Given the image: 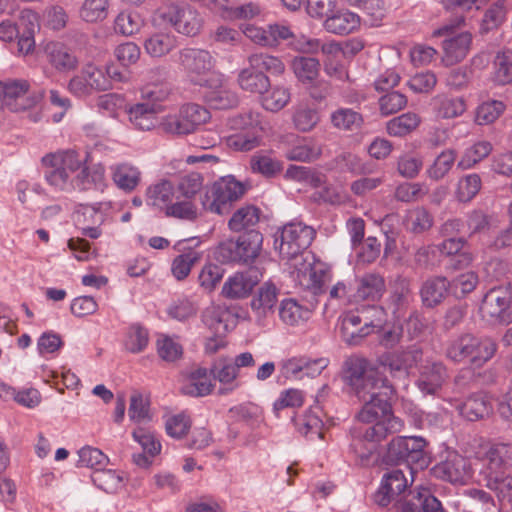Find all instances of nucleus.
<instances>
[{"instance_id": "obj_12", "label": "nucleus", "mask_w": 512, "mask_h": 512, "mask_svg": "<svg viewBox=\"0 0 512 512\" xmlns=\"http://www.w3.org/2000/svg\"><path fill=\"white\" fill-rule=\"evenodd\" d=\"M30 84L25 79L0 81V102L12 112H25L37 107L42 94L28 95Z\"/></svg>"}, {"instance_id": "obj_55", "label": "nucleus", "mask_w": 512, "mask_h": 512, "mask_svg": "<svg viewBox=\"0 0 512 512\" xmlns=\"http://www.w3.org/2000/svg\"><path fill=\"white\" fill-rule=\"evenodd\" d=\"M110 0H83L79 17L87 23L101 22L108 16Z\"/></svg>"}, {"instance_id": "obj_25", "label": "nucleus", "mask_w": 512, "mask_h": 512, "mask_svg": "<svg viewBox=\"0 0 512 512\" xmlns=\"http://www.w3.org/2000/svg\"><path fill=\"white\" fill-rule=\"evenodd\" d=\"M323 26L329 33L348 35L360 27V17L348 9H340L329 15L325 19Z\"/></svg>"}, {"instance_id": "obj_58", "label": "nucleus", "mask_w": 512, "mask_h": 512, "mask_svg": "<svg viewBox=\"0 0 512 512\" xmlns=\"http://www.w3.org/2000/svg\"><path fill=\"white\" fill-rule=\"evenodd\" d=\"M214 385L207 369L198 368L190 375L189 384L185 388V393L200 397L211 393Z\"/></svg>"}, {"instance_id": "obj_35", "label": "nucleus", "mask_w": 512, "mask_h": 512, "mask_svg": "<svg viewBox=\"0 0 512 512\" xmlns=\"http://www.w3.org/2000/svg\"><path fill=\"white\" fill-rule=\"evenodd\" d=\"M475 343V335L461 334L447 344L446 357L455 363L469 362Z\"/></svg>"}, {"instance_id": "obj_47", "label": "nucleus", "mask_w": 512, "mask_h": 512, "mask_svg": "<svg viewBox=\"0 0 512 512\" xmlns=\"http://www.w3.org/2000/svg\"><path fill=\"white\" fill-rule=\"evenodd\" d=\"M292 70L303 84H312L318 77L320 62L313 57L298 56L292 60Z\"/></svg>"}, {"instance_id": "obj_1", "label": "nucleus", "mask_w": 512, "mask_h": 512, "mask_svg": "<svg viewBox=\"0 0 512 512\" xmlns=\"http://www.w3.org/2000/svg\"><path fill=\"white\" fill-rule=\"evenodd\" d=\"M343 377L364 402L357 414L358 421L373 424L365 430L358 426L351 429L350 448L362 461H367L372 451L364 442H381L389 434L398 433L404 427L403 421L392 413L389 403L394 395V387L368 360L357 356L345 361Z\"/></svg>"}, {"instance_id": "obj_64", "label": "nucleus", "mask_w": 512, "mask_h": 512, "mask_svg": "<svg viewBox=\"0 0 512 512\" xmlns=\"http://www.w3.org/2000/svg\"><path fill=\"white\" fill-rule=\"evenodd\" d=\"M423 167V158L414 152H406L397 160L398 173L407 179H414L418 176Z\"/></svg>"}, {"instance_id": "obj_44", "label": "nucleus", "mask_w": 512, "mask_h": 512, "mask_svg": "<svg viewBox=\"0 0 512 512\" xmlns=\"http://www.w3.org/2000/svg\"><path fill=\"white\" fill-rule=\"evenodd\" d=\"M291 100L290 89L283 85H275L266 88L261 93L262 107L270 112H278L282 110Z\"/></svg>"}, {"instance_id": "obj_5", "label": "nucleus", "mask_w": 512, "mask_h": 512, "mask_svg": "<svg viewBox=\"0 0 512 512\" xmlns=\"http://www.w3.org/2000/svg\"><path fill=\"white\" fill-rule=\"evenodd\" d=\"M146 204L166 216L185 220L197 218V208L187 200H179L174 184L166 179L151 184L145 193Z\"/></svg>"}, {"instance_id": "obj_10", "label": "nucleus", "mask_w": 512, "mask_h": 512, "mask_svg": "<svg viewBox=\"0 0 512 512\" xmlns=\"http://www.w3.org/2000/svg\"><path fill=\"white\" fill-rule=\"evenodd\" d=\"M160 18L169 24L176 33L186 37L199 35L204 26V18L201 13L186 2L169 5L161 12Z\"/></svg>"}, {"instance_id": "obj_11", "label": "nucleus", "mask_w": 512, "mask_h": 512, "mask_svg": "<svg viewBox=\"0 0 512 512\" xmlns=\"http://www.w3.org/2000/svg\"><path fill=\"white\" fill-rule=\"evenodd\" d=\"M289 270L292 279L313 295L323 294L326 284L332 280V273L328 266L308 258L291 264Z\"/></svg>"}, {"instance_id": "obj_7", "label": "nucleus", "mask_w": 512, "mask_h": 512, "mask_svg": "<svg viewBox=\"0 0 512 512\" xmlns=\"http://www.w3.org/2000/svg\"><path fill=\"white\" fill-rule=\"evenodd\" d=\"M464 23L462 15L457 16L450 23L444 24L435 29L432 33L433 37L445 36L443 41V57L442 61L447 66H452L461 62L469 53L472 44V35L469 32H461L454 35L457 27Z\"/></svg>"}, {"instance_id": "obj_2", "label": "nucleus", "mask_w": 512, "mask_h": 512, "mask_svg": "<svg viewBox=\"0 0 512 512\" xmlns=\"http://www.w3.org/2000/svg\"><path fill=\"white\" fill-rule=\"evenodd\" d=\"M44 167V179L55 191L71 192L78 189L76 172L80 170L83 159L75 150H60L44 155L41 159Z\"/></svg>"}, {"instance_id": "obj_23", "label": "nucleus", "mask_w": 512, "mask_h": 512, "mask_svg": "<svg viewBox=\"0 0 512 512\" xmlns=\"http://www.w3.org/2000/svg\"><path fill=\"white\" fill-rule=\"evenodd\" d=\"M257 283L258 276L255 270L236 272L226 279L221 293L228 299H242L250 294Z\"/></svg>"}, {"instance_id": "obj_56", "label": "nucleus", "mask_w": 512, "mask_h": 512, "mask_svg": "<svg viewBox=\"0 0 512 512\" xmlns=\"http://www.w3.org/2000/svg\"><path fill=\"white\" fill-rule=\"evenodd\" d=\"M475 342V346L471 351L469 363L472 367L480 368L495 355L497 345L488 337L475 336Z\"/></svg>"}, {"instance_id": "obj_50", "label": "nucleus", "mask_w": 512, "mask_h": 512, "mask_svg": "<svg viewBox=\"0 0 512 512\" xmlns=\"http://www.w3.org/2000/svg\"><path fill=\"white\" fill-rule=\"evenodd\" d=\"M320 121V115L317 109L308 104L300 103L293 109L292 122L300 132H309L313 130Z\"/></svg>"}, {"instance_id": "obj_43", "label": "nucleus", "mask_w": 512, "mask_h": 512, "mask_svg": "<svg viewBox=\"0 0 512 512\" xmlns=\"http://www.w3.org/2000/svg\"><path fill=\"white\" fill-rule=\"evenodd\" d=\"M493 150L491 142L480 140L468 146L457 163L458 168L468 170L488 157Z\"/></svg>"}, {"instance_id": "obj_19", "label": "nucleus", "mask_w": 512, "mask_h": 512, "mask_svg": "<svg viewBox=\"0 0 512 512\" xmlns=\"http://www.w3.org/2000/svg\"><path fill=\"white\" fill-rule=\"evenodd\" d=\"M447 378V369L443 363L426 359L425 363L419 365L416 385L424 395H432L441 389Z\"/></svg>"}, {"instance_id": "obj_26", "label": "nucleus", "mask_w": 512, "mask_h": 512, "mask_svg": "<svg viewBox=\"0 0 512 512\" xmlns=\"http://www.w3.org/2000/svg\"><path fill=\"white\" fill-rule=\"evenodd\" d=\"M432 107L438 118L453 119L465 113L467 104L463 96L442 93L432 98Z\"/></svg>"}, {"instance_id": "obj_36", "label": "nucleus", "mask_w": 512, "mask_h": 512, "mask_svg": "<svg viewBox=\"0 0 512 512\" xmlns=\"http://www.w3.org/2000/svg\"><path fill=\"white\" fill-rule=\"evenodd\" d=\"M311 316V311L292 298L284 299L280 303L279 317L283 323L290 326H299Z\"/></svg>"}, {"instance_id": "obj_33", "label": "nucleus", "mask_w": 512, "mask_h": 512, "mask_svg": "<svg viewBox=\"0 0 512 512\" xmlns=\"http://www.w3.org/2000/svg\"><path fill=\"white\" fill-rule=\"evenodd\" d=\"M466 241L463 238L448 237L441 242L437 249L442 255L455 256V269L469 266L473 261V255L468 251H462Z\"/></svg>"}, {"instance_id": "obj_60", "label": "nucleus", "mask_w": 512, "mask_h": 512, "mask_svg": "<svg viewBox=\"0 0 512 512\" xmlns=\"http://www.w3.org/2000/svg\"><path fill=\"white\" fill-rule=\"evenodd\" d=\"M144 25V20L137 12L122 11L114 21V29L117 33L124 36H131L140 31Z\"/></svg>"}, {"instance_id": "obj_32", "label": "nucleus", "mask_w": 512, "mask_h": 512, "mask_svg": "<svg viewBox=\"0 0 512 512\" xmlns=\"http://www.w3.org/2000/svg\"><path fill=\"white\" fill-rule=\"evenodd\" d=\"M481 471H504L512 465V444L499 443L491 446L484 458Z\"/></svg>"}, {"instance_id": "obj_31", "label": "nucleus", "mask_w": 512, "mask_h": 512, "mask_svg": "<svg viewBox=\"0 0 512 512\" xmlns=\"http://www.w3.org/2000/svg\"><path fill=\"white\" fill-rule=\"evenodd\" d=\"M214 380H217L223 388L220 393L225 394L232 392L239 387L237 378L239 372L228 358H220L211 368Z\"/></svg>"}, {"instance_id": "obj_45", "label": "nucleus", "mask_w": 512, "mask_h": 512, "mask_svg": "<svg viewBox=\"0 0 512 512\" xmlns=\"http://www.w3.org/2000/svg\"><path fill=\"white\" fill-rule=\"evenodd\" d=\"M238 84L245 91L261 94L270 86V80L265 73L252 69L249 65L239 72Z\"/></svg>"}, {"instance_id": "obj_51", "label": "nucleus", "mask_w": 512, "mask_h": 512, "mask_svg": "<svg viewBox=\"0 0 512 512\" xmlns=\"http://www.w3.org/2000/svg\"><path fill=\"white\" fill-rule=\"evenodd\" d=\"M93 483L107 493H114L123 486V473L114 469L97 468L91 474Z\"/></svg>"}, {"instance_id": "obj_24", "label": "nucleus", "mask_w": 512, "mask_h": 512, "mask_svg": "<svg viewBox=\"0 0 512 512\" xmlns=\"http://www.w3.org/2000/svg\"><path fill=\"white\" fill-rule=\"evenodd\" d=\"M175 248L180 252L171 264V273L178 280L186 279L192 267L202 259L203 253L188 245V241H180L176 244Z\"/></svg>"}, {"instance_id": "obj_41", "label": "nucleus", "mask_w": 512, "mask_h": 512, "mask_svg": "<svg viewBox=\"0 0 512 512\" xmlns=\"http://www.w3.org/2000/svg\"><path fill=\"white\" fill-rule=\"evenodd\" d=\"M237 240L242 263L252 262L259 256L263 244V235L260 232L250 230Z\"/></svg>"}, {"instance_id": "obj_61", "label": "nucleus", "mask_w": 512, "mask_h": 512, "mask_svg": "<svg viewBox=\"0 0 512 512\" xmlns=\"http://www.w3.org/2000/svg\"><path fill=\"white\" fill-rule=\"evenodd\" d=\"M506 105L499 100H488L476 109L475 122L478 125H488L495 122L505 111Z\"/></svg>"}, {"instance_id": "obj_42", "label": "nucleus", "mask_w": 512, "mask_h": 512, "mask_svg": "<svg viewBox=\"0 0 512 512\" xmlns=\"http://www.w3.org/2000/svg\"><path fill=\"white\" fill-rule=\"evenodd\" d=\"M294 425L298 433L310 439L322 438L323 421L319 412L309 409L304 414L294 419Z\"/></svg>"}, {"instance_id": "obj_53", "label": "nucleus", "mask_w": 512, "mask_h": 512, "mask_svg": "<svg viewBox=\"0 0 512 512\" xmlns=\"http://www.w3.org/2000/svg\"><path fill=\"white\" fill-rule=\"evenodd\" d=\"M260 219V210L254 205H244L234 212L229 220V228L239 232L255 226Z\"/></svg>"}, {"instance_id": "obj_52", "label": "nucleus", "mask_w": 512, "mask_h": 512, "mask_svg": "<svg viewBox=\"0 0 512 512\" xmlns=\"http://www.w3.org/2000/svg\"><path fill=\"white\" fill-rule=\"evenodd\" d=\"M421 118L414 112H406L390 119L386 124L387 133L394 137H403L414 131L420 124Z\"/></svg>"}, {"instance_id": "obj_29", "label": "nucleus", "mask_w": 512, "mask_h": 512, "mask_svg": "<svg viewBox=\"0 0 512 512\" xmlns=\"http://www.w3.org/2000/svg\"><path fill=\"white\" fill-rule=\"evenodd\" d=\"M450 282L441 276L427 279L420 290L422 302L427 307L440 304L450 291Z\"/></svg>"}, {"instance_id": "obj_3", "label": "nucleus", "mask_w": 512, "mask_h": 512, "mask_svg": "<svg viewBox=\"0 0 512 512\" xmlns=\"http://www.w3.org/2000/svg\"><path fill=\"white\" fill-rule=\"evenodd\" d=\"M226 125L235 131L227 136V146L241 152H248L259 147L265 134L270 130L268 121L257 111L233 115L227 119Z\"/></svg>"}, {"instance_id": "obj_39", "label": "nucleus", "mask_w": 512, "mask_h": 512, "mask_svg": "<svg viewBox=\"0 0 512 512\" xmlns=\"http://www.w3.org/2000/svg\"><path fill=\"white\" fill-rule=\"evenodd\" d=\"M224 79L216 87H207L205 95L207 104L213 109H229L237 106V94L223 84Z\"/></svg>"}, {"instance_id": "obj_4", "label": "nucleus", "mask_w": 512, "mask_h": 512, "mask_svg": "<svg viewBox=\"0 0 512 512\" xmlns=\"http://www.w3.org/2000/svg\"><path fill=\"white\" fill-rule=\"evenodd\" d=\"M175 61L194 85L216 87L224 78L215 71L216 60L208 50L186 47L177 53Z\"/></svg>"}, {"instance_id": "obj_8", "label": "nucleus", "mask_w": 512, "mask_h": 512, "mask_svg": "<svg viewBox=\"0 0 512 512\" xmlns=\"http://www.w3.org/2000/svg\"><path fill=\"white\" fill-rule=\"evenodd\" d=\"M245 193L242 183L236 181L232 176H225L213 183L207 189L202 198L204 210L218 215L230 211L233 202L237 201Z\"/></svg>"}, {"instance_id": "obj_27", "label": "nucleus", "mask_w": 512, "mask_h": 512, "mask_svg": "<svg viewBox=\"0 0 512 512\" xmlns=\"http://www.w3.org/2000/svg\"><path fill=\"white\" fill-rule=\"evenodd\" d=\"M114 184L125 192H132L141 181V171L129 162L115 163L110 166Z\"/></svg>"}, {"instance_id": "obj_38", "label": "nucleus", "mask_w": 512, "mask_h": 512, "mask_svg": "<svg viewBox=\"0 0 512 512\" xmlns=\"http://www.w3.org/2000/svg\"><path fill=\"white\" fill-rule=\"evenodd\" d=\"M131 124L142 131H148L157 124V114L160 113L153 106L139 102L126 110Z\"/></svg>"}, {"instance_id": "obj_20", "label": "nucleus", "mask_w": 512, "mask_h": 512, "mask_svg": "<svg viewBox=\"0 0 512 512\" xmlns=\"http://www.w3.org/2000/svg\"><path fill=\"white\" fill-rule=\"evenodd\" d=\"M161 73V68L149 70L146 76L147 83L140 89L142 103L153 106L159 112L163 111V103L169 99L171 94V88L167 83L153 82L154 78L160 76Z\"/></svg>"}, {"instance_id": "obj_49", "label": "nucleus", "mask_w": 512, "mask_h": 512, "mask_svg": "<svg viewBox=\"0 0 512 512\" xmlns=\"http://www.w3.org/2000/svg\"><path fill=\"white\" fill-rule=\"evenodd\" d=\"M77 183L79 190H87L91 187L95 189H104L106 187L105 168L101 164L93 165L91 168L82 167L77 174Z\"/></svg>"}, {"instance_id": "obj_54", "label": "nucleus", "mask_w": 512, "mask_h": 512, "mask_svg": "<svg viewBox=\"0 0 512 512\" xmlns=\"http://www.w3.org/2000/svg\"><path fill=\"white\" fill-rule=\"evenodd\" d=\"M333 127L344 131H354L363 124L362 115L351 108H338L330 116Z\"/></svg>"}, {"instance_id": "obj_22", "label": "nucleus", "mask_w": 512, "mask_h": 512, "mask_svg": "<svg viewBox=\"0 0 512 512\" xmlns=\"http://www.w3.org/2000/svg\"><path fill=\"white\" fill-rule=\"evenodd\" d=\"M47 62L58 72H69L78 66V58L64 43L50 41L44 46Z\"/></svg>"}, {"instance_id": "obj_37", "label": "nucleus", "mask_w": 512, "mask_h": 512, "mask_svg": "<svg viewBox=\"0 0 512 512\" xmlns=\"http://www.w3.org/2000/svg\"><path fill=\"white\" fill-rule=\"evenodd\" d=\"M491 409V401L484 394H474L464 403L457 405L459 414L470 421H475L488 415Z\"/></svg>"}, {"instance_id": "obj_6", "label": "nucleus", "mask_w": 512, "mask_h": 512, "mask_svg": "<svg viewBox=\"0 0 512 512\" xmlns=\"http://www.w3.org/2000/svg\"><path fill=\"white\" fill-rule=\"evenodd\" d=\"M314 236L315 231L311 226L302 222H290L275 232L274 247L290 266L307 258L303 253L311 245Z\"/></svg>"}, {"instance_id": "obj_34", "label": "nucleus", "mask_w": 512, "mask_h": 512, "mask_svg": "<svg viewBox=\"0 0 512 512\" xmlns=\"http://www.w3.org/2000/svg\"><path fill=\"white\" fill-rule=\"evenodd\" d=\"M401 512H444L441 502L427 488H420L411 501L402 505Z\"/></svg>"}, {"instance_id": "obj_62", "label": "nucleus", "mask_w": 512, "mask_h": 512, "mask_svg": "<svg viewBox=\"0 0 512 512\" xmlns=\"http://www.w3.org/2000/svg\"><path fill=\"white\" fill-rule=\"evenodd\" d=\"M320 146L313 142L303 139L298 144L291 147L285 154L286 158L291 161L311 162L321 155Z\"/></svg>"}, {"instance_id": "obj_9", "label": "nucleus", "mask_w": 512, "mask_h": 512, "mask_svg": "<svg viewBox=\"0 0 512 512\" xmlns=\"http://www.w3.org/2000/svg\"><path fill=\"white\" fill-rule=\"evenodd\" d=\"M210 117V112L205 107L198 104H186L177 112L163 116L160 126L166 133L187 135L205 124Z\"/></svg>"}, {"instance_id": "obj_21", "label": "nucleus", "mask_w": 512, "mask_h": 512, "mask_svg": "<svg viewBox=\"0 0 512 512\" xmlns=\"http://www.w3.org/2000/svg\"><path fill=\"white\" fill-rule=\"evenodd\" d=\"M422 357V351L416 346H412L406 350L388 353L383 357V364L394 376L405 378L411 368L418 367L422 363Z\"/></svg>"}, {"instance_id": "obj_16", "label": "nucleus", "mask_w": 512, "mask_h": 512, "mask_svg": "<svg viewBox=\"0 0 512 512\" xmlns=\"http://www.w3.org/2000/svg\"><path fill=\"white\" fill-rule=\"evenodd\" d=\"M432 473L453 484H465L472 477L468 459L456 451H448L446 458L432 468Z\"/></svg>"}, {"instance_id": "obj_30", "label": "nucleus", "mask_w": 512, "mask_h": 512, "mask_svg": "<svg viewBox=\"0 0 512 512\" xmlns=\"http://www.w3.org/2000/svg\"><path fill=\"white\" fill-rule=\"evenodd\" d=\"M386 290L385 279L378 273H367L358 280V287L354 295L357 299L376 301Z\"/></svg>"}, {"instance_id": "obj_40", "label": "nucleus", "mask_w": 512, "mask_h": 512, "mask_svg": "<svg viewBox=\"0 0 512 512\" xmlns=\"http://www.w3.org/2000/svg\"><path fill=\"white\" fill-rule=\"evenodd\" d=\"M486 487L495 491L502 500L512 503V476L504 471H481Z\"/></svg>"}, {"instance_id": "obj_17", "label": "nucleus", "mask_w": 512, "mask_h": 512, "mask_svg": "<svg viewBox=\"0 0 512 512\" xmlns=\"http://www.w3.org/2000/svg\"><path fill=\"white\" fill-rule=\"evenodd\" d=\"M278 302V289L270 282L264 283L251 300V309L255 321L260 326H267L274 319Z\"/></svg>"}, {"instance_id": "obj_15", "label": "nucleus", "mask_w": 512, "mask_h": 512, "mask_svg": "<svg viewBox=\"0 0 512 512\" xmlns=\"http://www.w3.org/2000/svg\"><path fill=\"white\" fill-rule=\"evenodd\" d=\"M110 89L105 73L94 64L85 65L68 83V90L76 97H86L94 91Z\"/></svg>"}, {"instance_id": "obj_13", "label": "nucleus", "mask_w": 512, "mask_h": 512, "mask_svg": "<svg viewBox=\"0 0 512 512\" xmlns=\"http://www.w3.org/2000/svg\"><path fill=\"white\" fill-rule=\"evenodd\" d=\"M481 317L491 324L512 322V292L507 286L490 289L480 306Z\"/></svg>"}, {"instance_id": "obj_63", "label": "nucleus", "mask_w": 512, "mask_h": 512, "mask_svg": "<svg viewBox=\"0 0 512 512\" xmlns=\"http://www.w3.org/2000/svg\"><path fill=\"white\" fill-rule=\"evenodd\" d=\"M228 312L225 308L217 305L207 307L202 314V321L215 334H223L227 331L225 317Z\"/></svg>"}, {"instance_id": "obj_57", "label": "nucleus", "mask_w": 512, "mask_h": 512, "mask_svg": "<svg viewBox=\"0 0 512 512\" xmlns=\"http://www.w3.org/2000/svg\"><path fill=\"white\" fill-rule=\"evenodd\" d=\"M248 63L252 69L261 72H269L274 75H280L285 70L283 61L277 57L267 53H254L248 57Z\"/></svg>"}, {"instance_id": "obj_18", "label": "nucleus", "mask_w": 512, "mask_h": 512, "mask_svg": "<svg viewBox=\"0 0 512 512\" xmlns=\"http://www.w3.org/2000/svg\"><path fill=\"white\" fill-rule=\"evenodd\" d=\"M409 486V481L400 469L386 472L375 492L374 502L381 507H387L393 500L403 493Z\"/></svg>"}, {"instance_id": "obj_14", "label": "nucleus", "mask_w": 512, "mask_h": 512, "mask_svg": "<svg viewBox=\"0 0 512 512\" xmlns=\"http://www.w3.org/2000/svg\"><path fill=\"white\" fill-rule=\"evenodd\" d=\"M426 445L421 436H397L389 442L386 458L395 463H416L424 459Z\"/></svg>"}, {"instance_id": "obj_59", "label": "nucleus", "mask_w": 512, "mask_h": 512, "mask_svg": "<svg viewBox=\"0 0 512 512\" xmlns=\"http://www.w3.org/2000/svg\"><path fill=\"white\" fill-rule=\"evenodd\" d=\"M482 187L481 177L477 173L467 174L458 180L455 197L459 202H470Z\"/></svg>"}, {"instance_id": "obj_48", "label": "nucleus", "mask_w": 512, "mask_h": 512, "mask_svg": "<svg viewBox=\"0 0 512 512\" xmlns=\"http://www.w3.org/2000/svg\"><path fill=\"white\" fill-rule=\"evenodd\" d=\"M250 167L252 172L259 173L267 178L275 176L283 169L282 162L268 151L255 153L251 157Z\"/></svg>"}, {"instance_id": "obj_28", "label": "nucleus", "mask_w": 512, "mask_h": 512, "mask_svg": "<svg viewBox=\"0 0 512 512\" xmlns=\"http://www.w3.org/2000/svg\"><path fill=\"white\" fill-rule=\"evenodd\" d=\"M145 52L153 58H161L173 51L177 45V37L170 31H157L144 41Z\"/></svg>"}, {"instance_id": "obj_46", "label": "nucleus", "mask_w": 512, "mask_h": 512, "mask_svg": "<svg viewBox=\"0 0 512 512\" xmlns=\"http://www.w3.org/2000/svg\"><path fill=\"white\" fill-rule=\"evenodd\" d=\"M457 157L454 149H445L440 152L434 161L427 167L426 175L433 181H439L452 170Z\"/></svg>"}]
</instances>
